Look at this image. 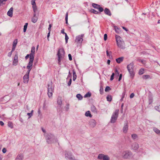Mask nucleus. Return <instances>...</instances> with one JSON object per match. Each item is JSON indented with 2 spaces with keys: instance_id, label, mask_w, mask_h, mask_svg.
<instances>
[{
  "instance_id": "c03bdc74",
  "label": "nucleus",
  "mask_w": 160,
  "mask_h": 160,
  "mask_svg": "<svg viewBox=\"0 0 160 160\" xmlns=\"http://www.w3.org/2000/svg\"><path fill=\"white\" fill-rule=\"evenodd\" d=\"M69 38L67 35V34H66V35H65V42L66 43H67L68 40V39Z\"/></svg>"
},
{
  "instance_id": "9d476101",
  "label": "nucleus",
  "mask_w": 160,
  "mask_h": 160,
  "mask_svg": "<svg viewBox=\"0 0 160 160\" xmlns=\"http://www.w3.org/2000/svg\"><path fill=\"white\" fill-rule=\"evenodd\" d=\"M64 49L63 48H60L59 49L57 53L58 57L63 58L64 56Z\"/></svg>"
},
{
  "instance_id": "bb28decb",
  "label": "nucleus",
  "mask_w": 160,
  "mask_h": 160,
  "mask_svg": "<svg viewBox=\"0 0 160 160\" xmlns=\"http://www.w3.org/2000/svg\"><path fill=\"white\" fill-rule=\"evenodd\" d=\"M8 127L10 128H13V124L11 122H8Z\"/></svg>"
},
{
  "instance_id": "4be33fe9",
  "label": "nucleus",
  "mask_w": 160,
  "mask_h": 160,
  "mask_svg": "<svg viewBox=\"0 0 160 160\" xmlns=\"http://www.w3.org/2000/svg\"><path fill=\"white\" fill-rule=\"evenodd\" d=\"M62 102V100L61 98L59 97L57 100L58 104L60 106H61Z\"/></svg>"
},
{
  "instance_id": "72a5a7b5",
  "label": "nucleus",
  "mask_w": 160,
  "mask_h": 160,
  "mask_svg": "<svg viewBox=\"0 0 160 160\" xmlns=\"http://www.w3.org/2000/svg\"><path fill=\"white\" fill-rule=\"evenodd\" d=\"M153 131L157 134L160 133V131L156 128H154L153 129Z\"/></svg>"
},
{
  "instance_id": "09e8293b",
  "label": "nucleus",
  "mask_w": 160,
  "mask_h": 160,
  "mask_svg": "<svg viewBox=\"0 0 160 160\" xmlns=\"http://www.w3.org/2000/svg\"><path fill=\"white\" fill-rule=\"evenodd\" d=\"M103 92V88L101 86L100 87V93L102 94V93Z\"/></svg>"
},
{
  "instance_id": "e433bc0d",
  "label": "nucleus",
  "mask_w": 160,
  "mask_h": 160,
  "mask_svg": "<svg viewBox=\"0 0 160 160\" xmlns=\"http://www.w3.org/2000/svg\"><path fill=\"white\" fill-rule=\"evenodd\" d=\"M107 100L108 101H111L112 100V97L111 95H108L107 97Z\"/></svg>"
},
{
  "instance_id": "c756f323",
  "label": "nucleus",
  "mask_w": 160,
  "mask_h": 160,
  "mask_svg": "<svg viewBox=\"0 0 160 160\" xmlns=\"http://www.w3.org/2000/svg\"><path fill=\"white\" fill-rule=\"evenodd\" d=\"M77 98H78L79 100H82V95L80 94H78L76 95Z\"/></svg>"
},
{
  "instance_id": "ddd939ff",
  "label": "nucleus",
  "mask_w": 160,
  "mask_h": 160,
  "mask_svg": "<svg viewBox=\"0 0 160 160\" xmlns=\"http://www.w3.org/2000/svg\"><path fill=\"white\" fill-rule=\"evenodd\" d=\"M35 48L34 46L32 47L31 53L30 55V58H34Z\"/></svg>"
},
{
  "instance_id": "338daca9",
  "label": "nucleus",
  "mask_w": 160,
  "mask_h": 160,
  "mask_svg": "<svg viewBox=\"0 0 160 160\" xmlns=\"http://www.w3.org/2000/svg\"><path fill=\"white\" fill-rule=\"evenodd\" d=\"M52 27V25L51 24H50L49 26V27L48 28V30L49 31V32L51 31V28Z\"/></svg>"
},
{
  "instance_id": "f704fd0d",
  "label": "nucleus",
  "mask_w": 160,
  "mask_h": 160,
  "mask_svg": "<svg viewBox=\"0 0 160 160\" xmlns=\"http://www.w3.org/2000/svg\"><path fill=\"white\" fill-rule=\"evenodd\" d=\"M144 73V69H143L141 68L140 69L138 72V74L139 75H141L143 74Z\"/></svg>"
},
{
  "instance_id": "e2e57ef3",
  "label": "nucleus",
  "mask_w": 160,
  "mask_h": 160,
  "mask_svg": "<svg viewBox=\"0 0 160 160\" xmlns=\"http://www.w3.org/2000/svg\"><path fill=\"white\" fill-rule=\"evenodd\" d=\"M71 82H72V79L71 78V79H70L69 81V82L68 83V85L69 86H70L71 84Z\"/></svg>"
},
{
  "instance_id": "774afa93",
  "label": "nucleus",
  "mask_w": 160,
  "mask_h": 160,
  "mask_svg": "<svg viewBox=\"0 0 160 160\" xmlns=\"http://www.w3.org/2000/svg\"><path fill=\"white\" fill-rule=\"evenodd\" d=\"M64 29H62L61 31V33L62 34H64L65 35H66V34H67V33H65V32H64Z\"/></svg>"
},
{
  "instance_id": "4d7b16f0",
  "label": "nucleus",
  "mask_w": 160,
  "mask_h": 160,
  "mask_svg": "<svg viewBox=\"0 0 160 160\" xmlns=\"http://www.w3.org/2000/svg\"><path fill=\"white\" fill-rule=\"evenodd\" d=\"M12 52H8V56L9 57H10L12 56Z\"/></svg>"
},
{
  "instance_id": "a878e982",
  "label": "nucleus",
  "mask_w": 160,
  "mask_h": 160,
  "mask_svg": "<svg viewBox=\"0 0 160 160\" xmlns=\"http://www.w3.org/2000/svg\"><path fill=\"white\" fill-rule=\"evenodd\" d=\"M106 155H104L102 154H99L98 156V158L100 159H103L104 157Z\"/></svg>"
},
{
  "instance_id": "69168bd1",
  "label": "nucleus",
  "mask_w": 160,
  "mask_h": 160,
  "mask_svg": "<svg viewBox=\"0 0 160 160\" xmlns=\"http://www.w3.org/2000/svg\"><path fill=\"white\" fill-rule=\"evenodd\" d=\"M122 74H120L119 78V79H118V81H120L121 80V79H122Z\"/></svg>"
},
{
  "instance_id": "393cba45",
  "label": "nucleus",
  "mask_w": 160,
  "mask_h": 160,
  "mask_svg": "<svg viewBox=\"0 0 160 160\" xmlns=\"http://www.w3.org/2000/svg\"><path fill=\"white\" fill-rule=\"evenodd\" d=\"M91 110L94 113H96L97 112L96 108L94 106H92L91 107Z\"/></svg>"
},
{
  "instance_id": "7ed1b4c3",
  "label": "nucleus",
  "mask_w": 160,
  "mask_h": 160,
  "mask_svg": "<svg viewBox=\"0 0 160 160\" xmlns=\"http://www.w3.org/2000/svg\"><path fill=\"white\" fill-rule=\"evenodd\" d=\"M119 109H116L113 112L111 118L110 122L112 123H115L117 119L119 114Z\"/></svg>"
},
{
  "instance_id": "412c9836",
  "label": "nucleus",
  "mask_w": 160,
  "mask_h": 160,
  "mask_svg": "<svg viewBox=\"0 0 160 160\" xmlns=\"http://www.w3.org/2000/svg\"><path fill=\"white\" fill-rule=\"evenodd\" d=\"M123 57H122L117 58L116 60L118 63H120L123 61Z\"/></svg>"
},
{
  "instance_id": "bf43d9fd",
  "label": "nucleus",
  "mask_w": 160,
  "mask_h": 160,
  "mask_svg": "<svg viewBox=\"0 0 160 160\" xmlns=\"http://www.w3.org/2000/svg\"><path fill=\"white\" fill-rule=\"evenodd\" d=\"M32 5H36L35 0H32Z\"/></svg>"
},
{
  "instance_id": "1a4fd4ad",
  "label": "nucleus",
  "mask_w": 160,
  "mask_h": 160,
  "mask_svg": "<svg viewBox=\"0 0 160 160\" xmlns=\"http://www.w3.org/2000/svg\"><path fill=\"white\" fill-rule=\"evenodd\" d=\"M84 36V34H82L81 35H79L77 36L75 40V42L79 43H81L83 41V38Z\"/></svg>"
},
{
  "instance_id": "052dcab7",
  "label": "nucleus",
  "mask_w": 160,
  "mask_h": 160,
  "mask_svg": "<svg viewBox=\"0 0 160 160\" xmlns=\"http://www.w3.org/2000/svg\"><path fill=\"white\" fill-rule=\"evenodd\" d=\"M126 94V92L124 91L123 92L122 94V98H124L125 97V96Z\"/></svg>"
},
{
  "instance_id": "cd10ccee",
  "label": "nucleus",
  "mask_w": 160,
  "mask_h": 160,
  "mask_svg": "<svg viewBox=\"0 0 160 160\" xmlns=\"http://www.w3.org/2000/svg\"><path fill=\"white\" fill-rule=\"evenodd\" d=\"M32 8L34 13H36L37 11V8L36 5H32Z\"/></svg>"
},
{
  "instance_id": "864d4df0",
  "label": "nucleus",
  "mask_w": 160,
  "mask_h": 160,
  "mask_svg": "<svg viewBox=\"0 0 160 160\" xmlns=\"http://www.w3.org/2000/svg\"><path fill=\"white\" fill-rule=\"evenodd\" d=\"M115 74L116 75H117V76H118L119 75V72L117 69H116L115 70Z\"/></svg>"
},
{
  "instance_id": "473e14b6",
  "label": "nucleus",
  "mask_w": 160,
  "mask_h": 160,
  "mask_svg": "<svg viewBox=\"0 0 160 160\" xmlns=\"http://www.w3.org/2000/svg\"><path fill=\"white\" fill-rule=\"evenodd\" d=\"M91 12L93 13L94 14H98L99 12L94 9H91L90 10Z\"/></svg>"
},
{
  "instance_id": "0eeeda50",
  "label": "nucleus",
  "mask_w": 160,
  "mask_h": 160,
  "mask_svg": "<svg viewBox=\"0 0 160 160\" xmlns=\"http://www.w3.org/2000/svg\"><path fill=\"white\" fill-rule=\"evenodd\" d=\"M48 95L49 98L52 97L53 91V87L52 84L48 85Z\"/></svg>"
},
{
  "instance_id": "49530a36",
  "label": "nucleus",
  "mask_w": 160,
  "mask_h": 160,
  "mask_svg": "<svg viewBox=\"0 0 160 160\" xmlns=\"http://www.w3.org/2000/svg\"><path fill=\"white\" fill-rule=\"evenodd\" d=\"M114 29L116 31V32H117V33H119V29L118 28H117V27L116 26H115L114 27Z\"/></svg>"
},
{
  "instance_id": "f8f14e48",
  "label": "nucleus",
  "mask_w": 160,
  "mask_h": 160,
  "mask_svg": "<svg viewBox=\"0 0 160 160\" xmlns=\"http://www.w3.org/2000/svg\"><path fill=\"white\" fill-rule=\"evenodd\" d=\"M128 124L127 121L124 123V126L122 128L123 132L124 133H126L128 130Z\"/></svg>"
},
{
  "instance_id": "7c9ffc66",
  "label": "nucleus",
  "mask_w": 160,
  "mask_h": 160,
  "mask_svg": "<svg viewBox=\"0 0 160 160\" xmlns=\"http://www.w3.org/2000/svg\"><path fill=\"white\" fill-rule=\"evenodd\" d=\"M92 6L94 8H97V9H98V8H99V7H100V5H99L98 4H95V3H93L92 4Z\"/></svg>"
},
{
  "instance_id": "6ab92c4d",
  "label": "nucleus",
  "mask_w": 160,
  "mask_h": 160,
  "mask_svg": "<svg viewBox=\"0 0 160 160\" xmlns=\"http://www.w3.org/2000/svg\"><path fill=\"white\" fill-rule=\"evenodd\" d=\"M13 8L12 7L7 12V15L10 17H12V16Z\"/></svg>"
},
{
  "instance_id": "0e129e2a",
  "label": "nucleus",
  "mask_w": 160,
  "mask_h": 160,
  "mask_svg": "<svg viewBox=\"0 0 160 160\" xmlns=\"http://www.w3.org/2000/svg\"><path fill=\"white\" fill-rule=\"evenodd\" d=\"M134 96V94L132 93L130 95V98H133Z\"/></svg>"
},
{
  "instance_id": "39448f33",
  "label": "nucleus",
  "mask_w": 160,
  "mask_h": 160,
  "mask_svg": "<svg viewBox=\"0 0 160 160\" xmlns=\"http://www.w3.org/2000/svg\"><path fill=\"white\" fill-rule=\"evenodd\" d=\"M65 158L66 159L70 160H76L74 157L72 155V153L70 152L65 151Z\"/></svg>"
},
{
  "instance_id": "5701e85b",
  "label": "nucleus",
  "mask_w": 160,
  "mask_h": 160,
  "mask_svg": "<svg viewBox=\"0 0 160 160\" xmlns=\"http://www.w3.org/2000/svg\"><path fill=\"white\" fill-rule=\"evenodd\" d=\"M85 115L86 117H89L90 118H91L92 116L89 111H88L85 112Z\"/></svg>"
},
{
  "instance_id": "3c124183",
  "label": "nucleus",
  "mask_w": 160,
  "mask_h": 160,
  "mask_svg": "<svg viewBox=\"0 0 160 160\" xmlns=\"http://www.w3.org/2000/svg\"><path fill=\"white\" fill-rule=\"evenodd\" d=\"M107 35L106 34H104V39L105 41H106L107 39Z\"/></svg>"
},
{
  "instance_id": "de8ad7c7",
  "label": "nucleus",
  "mask_w": 160,
  "mask_h": 160,
  "mask_svg": "<svg viewBox=\"0 0 160 160\" xmlns=\"http://www.w3.org/2000/svg\"><path fill=\"white\" fill-rule=\"evenodd\" d=\"M98 9L100 12H102L103 11V9L102 8L100 7V6L98 8Z\"/></svg>"
},
{
  "instance_id": "b1692460",
  "label": "nucleus",
  "mask_w": 160,
  "mask_h": 160,
  "mask_svg": "<svg viewBox=\"0 0 160 160\" xmlns=\"http://www.w3.org/2000/svg\"><path fill=\"white\" fill-rule=\"evenodd\" d=\"M73 72V80L75 81L76 79L77 75L76 73V72L74 70H73L72 71Z\"/></svg>"
},
{
  "instance_id": "a18cd8bd",
  "label": "nucleus",
  "mask_w": 160,
  "mask_h": 160,
  "mask_svg": "<svg viewBox=\"0 0 160 160\" xmlns=\"http://www.w3.org/2000/svg\"><path fill=\"white\" fill-rule=\"evenodd\" d=\"M111 90V88L109 86H107L105 89V91L108 92Z\"/></svg>"
},
{
  "instance_id": "a211bd4d",
  "label": "nucleus",
  "mask_w": 160,
  "mask_h": 160,
  "mask_svg": "<svg viewBox=\"0 0 160 160\" xmlns=\"http://www.w3.org/2000/svg\"><path fill=\"white\" fill-rule=\"evenodd\" d=\"M38 19V17L36 16V13H34L33 16L32 18V22L34 23H36L37 22Z\"/></svg>"
},
{
  "instance_id": "c9c22d12",
  "label": "nucleus",
  "mask_w": 160,
  "mask_h": 160,
  "mask_svg": "<svg viewBox=\"0 0 160 160\" xmlns=\"http://www.w3.org/2000/svg\"><path fill=\"white\" fill-rule=\"evenodd\" d=\"M132 138L133 139H135L138 138V136L135 134H133L131 135Z\"/></svg>"
},
{
  "instance_id": "603ef678",
  "label": "nucleus",
  "mask_w": 160,
  "mask_h": 160,
  "mask_svg": "<svg viewBox=\"0 0 160 160\" xmlns=\"http://www.w3.org/2000/svg\"><path fill=\"white\" fill-rule=\"evenodd\" d=\"M69 104L68 103L66 104V110L68 111L69 109Z\"/></svg>"
},
{
  "instance_id": "13d9d810",
  "label": "nucleus",
  "mask_w": 160,
  "mask_h": 160,
  "mask_svg": "<svg viewBox=\"0 0 160 160\" xmlns=\"http://www.w3.org/2000/svg\"><path fill=\"white\" fill-rule=\"evenodd\" d=\"M27 114L29 116V118H31L32 116V114L30 113H28Z\"/></svg>"
},
{
  "instance_id": "5fc2aeb1",
  "label": "nucleus",
  "mask_w": 160,
  "mask_h": 160,
  "mask_svg": "<svg viewBox=\"0 0 160 160\" xmlns=\"http://www.w3.org/2000/svg\"><path fill=\"white\" fill-rule=\"evenodd\" d=\"M68 56L69 58V59L70 61H71L72 60V56L70 54H69L68 55Z\"/></svg>"
},
{
  "instance_id": "680f3d73",
  "label": "nucleus",
  "mask_w": 160,
  "mask_h": 160,
  "mask_svg": "<svg viewBox=\"0 0 160 160\" xmlns=\"http://www.w3.org/2000/svg\"><path fill=\"white\" fill-rule=\"evenodd\" d=\"M58 63L59 64H60V62H61V59L62 58H61V57H58Z\"/></svg>"
},
{
  "instance_id": "c85d7f7f",
  "label": "nucleus",
  "mask_w": 160,
  "mask_h": 160,
  "mask_svg": "<svg viewBox=\"0 0 160 160\" xmlns=\"http://www.w3.org/2000/svg\"><path fill=\"white\" fill-rule=\"evenodd\" d=\"M28 25V23H25L24 26V28H23V32H25L26 31L27 29V28Z\"/></svg>"
},
{
  "instance_id": "4c0bfd02",
  "label": "nucleus",
  "mask_w": 160,
  "mask_h": 160,
  "mask_svg": "<svg viewBox=\"0 0 160 160\" xmlns=\"http://www.w3.org/2000/svg\"><path fill=\"white\" fill-rule=\"evenodd\" d=\"M150 78V76L148 75H144L142 76V78L143 79H147Z\"/></svg>"
},
{
  "instance_id": "4468645a",
  "label": "nucleus",
  "mask_w": 160,
  "mask_h": 160,
  "mask_svg": "<svg viewBox=\"0 0 160 160\" xmlns=\"http://www.w3.org/2000/svg\"><path fill=\"white\" fill-rule=\"evenodd\" d=\"M139 148L138 144L136 142L133 143L131 146V148L132 149L135 150H137Z\"/></svg>"
},
{
  "instance_id": "a19ab883",
  "label": "nucleus",
  "mask_w": 160,
  "mask_h": 160,
  "mask_svg": "<svg viewBox=\"0 0 160 160\" xmlns=\"http://www.w3.org/2000/svg\"><path fill=\"white\" fill-rule=\"evenodd\" d=\"M91 96V94L88 92L84 96V97H89Z\"/></svg>"
},
{
  "instance_id": "79ce46f5",
  "label": "nucleus",
  "mask_w": 160,
  "mask_h": 160,
  "mask_svg": "<svg viewBox=\"0 0 160 160\" xmlns=\"http://www.w3.org/2000/svg\"><path fill=\"white\" fill-rule=\"evenodd\" d=\"M155 109L159 112H160V105L155 107Z\"/></svg>"
},
{
  "instance_id": "6e6d98bb",
  "label": "nucleus",
  "mask_w": 160,
  "mask_h": 160,
  "mask_svg": "<svg viewBox=\"0 0 160 160\" xmlns=\"http://www.w3.org/2000/svg\"><path fill=\"white\" fill-rule=\"evenodd\" d=\"M2 152L3 153H5L7 152V150L6 148H3L2 150Z\"/></svg>"
},
{
  "instance_id": "ea45409f",
  "label": "nucleus",
  "mask_w": 160,
  "mask_h": 160,
  "mask_svg": "<svg viewBox=\"0 0 160 160\" xmlns=\"http://www.w3.org/2000/svg\"><path fill=\"white\" fill-rule=\"evenodd\" d=\"M103 159V160H109L110 158L108 155H106Z\"/></svg>"
},
{
  "instance_id": "58836bf2",
  "label": "nucleus",
  "mask_w": 160,
  "mask_h": 160,
  "mask_svg": "<svg viewBox=\"0 0 160 160\" xmlns=\"http://www.w3.org/2000/svg\"><path fill=\"white\" fill-rule=\"evenodd\" d=\"M7 0H0V6H1L2 4H5V2Z\"/></svg>"
},
{
  "instance_id": "37998d69",
  "label": "nucleus",
  "mask_w": 160,
  "mask_h": 160,
  "mask_svg": "<svg viewBox=\"0 0 160 160\" xmlns=\"http://www.w3.org/2000/svg\"><path fill=\"white\" fill-rule=\"evenodd\" d=\"M68 12H67L66 13L65 18V21H66V24L68 23Z\"/></svg>"
},
{
  "instance_id": "9b49d317",
  "label": "nucleus",
  "mask_w": 160,
  "mask_h": 160,
  "mask_svg": "<svg viewBox=\"0 0 160 160\" xmlns=\"http://www.w3.org/2000/svg\"><path fill=\"white\" fill-rule=\"evenodd\" d=\"M29 72H27L26 74L23 77V82L24 83H28L29 80Z\"/></svg>"
},
{
  "instance_id": "f03ea898",
  "label": "nucleus",
  "mask_w": 160,
  "mask_h": 160,
  "mask_svg": "<svg viewBox=\"0 0 160 160\" xmlns=\"http://www.w3.org/2000/svg\"><path fill=\"white\" fill-rule=\"evenodd\" d=\"M115 37L118 46L120 48H124L125 44L122 38L118 35H116Z\"/></svg>"
},
{
  "instance_id": "dca6fc26",
  "label": "nucleus",
  "mask_w": 160,
  "mask_h": 160,
  "mask_svg": "<svg viewBox=\"0 0 160 160\" xmlns=\"http://www.w3.org/2000/svg\"><path fill=\"white\" fill-rule=\"evenodd\" d=\"M89 125L92 128H94L96 125V122L94 119H91L89 121Z\"/></svg>"
},
{
  "instance_id": "2eb2a0df",
  "label": "nucleus",
  "mask_w": 160,
  "mask_h": 160,
  "mask_svg": "<svg viewBox=\"0 0 160 160\" xmlns=\"http://www.w3.org/2000/svg\"><path fill=\"white\" fill-rule=\"evenodd\" d=\"M24 158L23 155L22 153H19L16 157L15 160H23Z\"/></svg>"
},
{
  "instance_id": "8fccbe9b",
  "label": "nucleus",
  "mask_w": 160,
  "mask_h": 160,
  "mask_svg": "<svg viewBox=\"0 0 160 160\" xmlns=\"http://www.w3.org/2000/svg\"><path fill=\"white\" fill-rule=\"evenodd\" d=\"M114 73H113L111 76V78H110V80H111L112 81L113 79V78H114L113 77H114Z\"/></svg>"
},
{
  "instance_id": "2f4dec72",
  "label": "nucleus",
  "mask_w": 160,
  "mask_h": 160,
  "mask_svg": "<svg viewBox=\"0 0 160 160\" xmlns=\"http://www.w3.org/2000/svg\"><path fill=\"white\" fill-rule=\"evenodd\" d=\"M18 43V40L17 39H15L13 42L12 47H16V46Z\"/></svg>"
},
{
  "instance_id": "6e6552de",
  "label": "nucleus",
  "mask_w": 160,
  "mask_h": 160,
  "mask_svg": "<svg viewBox=\"0 0 160 160\" xmlns=\"http://www.w3.org/2000/svg\"><path fill=\"white\" fill-rule=\"evenodd\" d=\"M34 59L32 58H30L29 62L27 67V68L28 69V72H30L32 69Z\"/></svg>"
},
{
  "instance_id": "aec40b11",
  "label": "nucleus",
  "mask_w": 160,
  "mask_h": 160,
  "mask_svg": "<svg viewBox=\"0 0 160 160\" xmlns=\"http://www.w3.org/2000/svg\"><path fill=\"white\" fill-rule=\"evenodd\" d=\"M104 12L105 13L109 16H111V13L110 12V10L108 9V8H105L104 9Z\"/></svg>"
},
{
  "instance_id": "f257e3e1",
  "label": "nucleus",
  "mask_w": 160,
  "mask_h": 160,
  "mask_svg": "<svg viewBox=\"0 0 160 160\" xmlns=\"http://www.w3.org/2000/svg\"><path fill=\"white\" fill-rule=\"evenodd\" d=\"M134 64L133 62H131L127 66V68L129 73L130 77L131 78H133L135 75V72H134Z\"/></svg>"
},
{
  "instance_id": "423d86ee",
  "label": "nucleus",
  "mask_w": 160,
  "mask_h": 160,
  "mask_svg": "<svg viewBox=\"0 0 160 160\" xmlns=\"http://www.w3.org/2000/svg\"><path fill=\"white\" fill-rule=\"evenodd\" d=\"M46 136H47L46 140H47V142L48 143H51L52 141L54 139V135L53 134H51V133H49L47 134Z\"/></svg>"
},
{
  "instance_id": "f3484780",
  "label": "nucleus",
  "mask_w": 160,
  "mask_h": 160,
  "mask_svg": "<svg viewBox=\"0 0 160 160\" xmlns=\"http://www.w3.org/2000/svg\"><path fill=\"white\" fill-rule=\"evenodd\" d=\"M18 55L17 53L15 55L14 60H13L12 63L14 65H16L17 64L18 62Z\"/></svg>"
},
{
  "instance_id": "20e7f679",
  "label": "nucleus",
  "mask_w": 160,
  "mask_h": 160,
  "mask_svg": "<svg viewBox=\"0 0 160 160\" xmlns=\"http://www.w3.org/2000/svg\"><path fill=\"white\" fill-rule=\"evenodd\" d=\"M132 156V153L130 151H125L122 153V157L124 159H129Z\"/></svg>"
}]
</instances>
